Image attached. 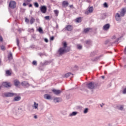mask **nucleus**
<instances>
[{"label":"nucleus","instance_id":"obj_1","mask_svg":"<svg viewBox=\"0 0 126 126\" xmlns=\"http://www.w3.org/2000/svg\"><path fill=\"white\" fill-rule=\"evenodd\" d=\"M63 46L60 48L58 51L59 56H63V55H64V54H66V53H68L70 51V47H67V43L66 42H63Z\"/></svg>","mask_w":126,"mask_h":126},{"label":"nucleus","instance_id":"obj_2","mask_svg":"<svg viewBox=\"0 0 126 126\" xmlns=\"http://www.w3.org/2000/svg\"><path fill=\"white\" fill-rule=\"evenodd\" d=\"M5 97H14V96H17V94L13 93H5L4 94Z\"/></svg>","mask_w":126,"mask_h":126},{"label":"nucleus","instance_id":"obj_3","mask_svg":"<svg viewBox=\"0 0 126 126\" xmlns=\"http://www.w3.org/2000/svg\"><path fill=\"white\" fill-rule=\"evenodd\" d=\"M2 86H3V87H5V88L9 89V88H11L12 85L9 82H4L2 83Z\"/></svg>","mask_w":126,"mask_h":126},{"label":"nucleus","instance_id":"obj_4","mask_svg":"<svg viewBox=\"0 0 126 126\" xmlns=\"http://www.w3.org/2000/svg\"><path fill=\"white\" fill-rule=\"evenodd\" d=\"M87 88L88 89H95V86H94V82H91L86 84Z\"/></svg>","mask_w":126,"mask_h":126},{"label":"nucleus","instance_id":"obj_5","mask_svg":"<svg viewBox=\"0 0 126 126\" xmlns=\"http://www.w3.org/2000/svg\"><path fill=\"white\" fill-rule=\"evenodd\" d=\"M9 7L12 9H14L16 7V2L15 1H11L9 3Z\"/></svg>","mask_w":126,"mask_h":126},{"label":"nucleus","instance_id":"obj_6","mask_svg":"<svg viewBox=\"0 0 126 126\" xmlns=\"http://www.w3.org/2000/svg\"><path fill=\"white\" fill-rule=\"evenodd\" d=\"M40 10L42 13H46L47 12V6L45 5L41 6L40 7Z\"/></svg>","mask_w":126,"mask_h":126},{"label":"nucleus","instance_id":"obj_7","mask_svg":"<svg viewBox=\"0 0 126 126\" xmlns=\"http://www.w3.org/2000/svg\"><path fill=\"white\" fill-rule=\"evenodd\" d=\"M73 27L70 25H68L65 27V30L66 31H72Z\"/></svg>","mask_w":126,"mask_h":126},{"label":"nucleus","instance_id":"obj_8","mask_svg":"<svg viewBox=\"0 0 126 126\" xmlns=\"http://www.w3.org/2000/svg\"><path fill=\"white\" fill-rule=\"evenodd\" d=\"M89 32H92V29L91 28H87L84 29L83 31V33H85V34L89 33Z\"/></svg>","mask_w":126,"mask_h":126},{"label":"nucleus","instance_id":"obj_9","mask_svg":"<svg viewBox=\"0 0 126 126\" xmlns=\"http://www.w3.org/2000/svg\"><path fill=\"white\" fill-rule=\"evenodd\" d=\"M122 17V16L121 15V14L120 15L119 13H116V15L115 16V19L116 21H121L122 19L121 18V17Z\"/></svg>","mask_w":126,"mask_h":126},{"label":"nucleus","instance_id":"obj_10","mask_svg":"<svg viewBox=\"0 0 126 126\" xmlns=\"http://www.w3.org/2000/svg\"><path fill=\"white\" fill-rule=\"evenodd\" d=\"M52 92L54 93V94H55V95H60V94H61L62 93V91L58 90H57L56 89H53L52 90Z\"/></svg>","mask_w":126,"mask_h":126},{"label":"nucleus","instance_id":"obj_11","mask_svg":"<svg viewBox=\"0 0 126 126\" xmlns=\"http://www.w3.org/2000/svg\"><path fill=\"white\" fill-rule=\"evenodd\" d=\"M110 24H107L103 26V30H104L105 31H107V30H109L110 29Z\"/></svg>","mask_w":126,"mask_h":126},{"label":"nucleus","instance_id":"obj_12","mask_svg":"<svg viewBox=\"0 0 126 126\" xmlns=\"http://www.w3.org/2000/svg\"><path fill=\"white\" fill-rule=\"evenodd\" d=\"M126 13V8H123L121 11L120 12L121 16H122V17H124Z\"/></svg>","mask_w":126,"mask_h":126},{"label":"nucleus","instance_id":"obj_13","mask_svg":"<svg viewBox=\"0 0 126 126\" xmlns=\"http://www.w3.org/2000/svg\"><path fill=\"white\" fill-rule=\"evenodd\" d=\"M50 63H52V61H46L43 63H41L42 66H45V65H48L50 64Z\"/></svg>","mask_w":126,"mask_h":126},{"label":"nucleus","instance_id":"obj_14","mask_svg":"<svg viewBox=\"0 0 126 126\" xmlns=\"http://www.w3.org/2000/svg\"><path fill=\"white\" fill-rule=\"evenodd\" d=\"M22 86H23V87H29L30 86L29 85V83L27 82L24 81L21 83Z\"/></svg>","mask_w":126,"mask_h":126},{"label":"nucleus","instance_id":"obj_15","mask_svg":"<svg viewBox=\"0 0 126 126\" xmlns=\"http://www.w3.org/2000/svg\"><path fill=\"white\" fill-rule=\"evenodd\" d=\"M21 100V96L16 95L13 100V102H18V101H20Z\"/></svg>","mask_w":126,"mask_h":126},{"label":"nucleus","instance_id":"obj_16","mask_svg":"<svg viewBox=\"0 0 126 126\" xmlns=\"http://www.w3.org/2000/svg\"><path fill=\"white\" fill-rule=\"evenodd\" d=\"M94 10V8H93V6L90 7L88 11L85 12V14H88L89 12H90V13H91L93 12Z\"/></svg>","mask_w":126,"mask_h":126},{"label":"nucleus","instance_id":"obj_17","mask_svg":"<svg viewBox=\"0 0 126 126\" xmlns=\"http://www.w3.org/2000/svg\"><path fill=\"white\" fill-rule=\"evenodd\" d=\"M54 103H60L61 102V98L60 97H55L53 99Z\"/></svg>","mask_w":126,"mask_h":126},{"label":"nucleus","instance_id":"obj_18","mask_svg":"<svg viewBox=\"0 0 126 126\" xmlns=\"http://www.w3.org/2000/svg\"><path fill=\"white\" fill-rule=\"evenodd\" d=\"M44 97L45 98V99H46L47 100H50L52 99V96H51V95H50L48 94H45L44 95Z\"/></svg>","mask_w":126,"mask_h":126},{"label":"nucleus","instance_id":"obj_19","mask_svg":"<svg viewBox=\"0 0 126 126\" xmlns=\"http://www.w3.org/2000/svg\"><path fill=\"white\" fill-rule=\"evenodd\" d=\"M14 84L16 87H18V86L20 84V82L18 80H15L14 81Z\"/></svg>","mask_w":126,"mask_h":126},{"label":"nucleus","instance_id":"obj_20","mask_svg":"<svg viewBox=\"0 0 126 126\" xmlns=\"http://www.w3.org/2000/svg\"><path fill=\"white\" fill-rule=\"evenodd\" d=\"M102 57V55L95 57L94 59H91L92 62H97L98 60H100V58Z\"/></svg>","mask_w":126,"mask_h":126},{"label":"nucleus","instance_id":"obj_21","mask_svg":"<svg viewBox=\"0 0 126 126\" xmlns=\"http://www.w3.org/2000/svg\"><path fill=\"white\" fill-rule=\"evenodd\" d=\"M116 107H117L118 110H119V111H123V110H124V106L123 105H117Z\"/></svg>","mask_w":126,"mask_h":126},{"label":"nucleus","instance_id":"obj_22","mask_svg":"<svg viewBox=\"0 0 126 126\" xmlns=\"http://www.w3.org/2000/svg\"><path fill=\"white\" fill-rule=\"evenodd\" d=\"M75 21L77 23H80V22H81L82 21V20L81 19V17H80L77 18L75 19Z\"/></svg>","mask_w":126,"mask_h":126},{"label":"nucleus","instance_id":"obj_23","mask_svg":"<svg viewBox=\"0 0 126 126\" xmlns=\"http://www.w3.org/2000/svg\"><path fill=\"white\" fill-rule=\"evenodd\" d=\"M70 75H73V74L71 73V72H68L64 75V76L66 78H67V77H69Z\"/></svg>","mask_w":126,"mask_h":126},{"label":"nucleus","instance_id":"obj_24","mask_svg":"<svg viewBox=\"0 0 126 126\" xmlns=\"http://www.w3.org/2000/svg\"><path fill=\"white\" fill-rule=\"evenodd\" d=\"M63 6H68V2L67 1H63L62 3Z\"/></svg>","mask_w":126,"mask_h":126},{"label":"nucleus","instance_id":"obj_25","mask_svg":"<svg viewBox=\"0 0 126 126\" xmlns=\"http://www.w3.org/2000/svg\"><path fill=\"white\" fill-rule=\"evenodd\" d=\"M97 55V51H94L92 52L90 54V56L92 57H95Z\"/></svg>","mask_w":126,"mask_h":126},{"label":"nucleus","instance_id":"obj_26","mask_svg":"<svg viewBox=\"0 0 126 126\" xmlns=\"http://www.w3.org/2000/svg\"><path fill=\"white\" fill-rule=\"evenodd\" d=\"M77 113L78 112H76V111H73L69 114V116L70 117H73V116H76Z\"/></svg>","mask_w":126,"mask_h":126},{"label":"nucleus","instance_id":"obj_27","mask_svg":"<svg viewBox=\"0 0 126 126\" xmlns=\"http://www.w3.org/2000/svg\"><path fill=\"white\" fill-rule=\"evenodd\" d=\"M8 60H12V53L11 52H10L8 55Z\"/></svg>","mask_w":126,"mask_h":126},{"label":"nucleus","instance_id":"obj_28","mask_svg":"<svg viewBox=\"0 0 126 126\" xmlns=\"http://www.w3.org/2000/svg\"><path fill=\"white\" fill-rule=\"evenodd\" d=\"M94 89L98 88L99 87H100V84L98 83L94 82Z\"/></svg>","mask_w":126,"mask_h":126},{"label":"nucleus","instance_id":"obj_29","mask_svg":"<svg viewBox=\"0 0 126 126\" xmlns=\"http://www.w3.org/2000/svg\"><path fill=\"white\" fill-rule=\"evenodd\" d=\"M6 75L7 76H10L11 75V72L9 70H7L6 71Z\"/></svg>","mask_w":126,"mask_h":126},{"label":"nucleus","instance_id":"obj_30","mask_svg":"<svg viewBox=\"0 0 126 126\" xmlns=\"http://www.w3.org/2000/svg\"><path fill=\"white\" fill-rule=\"evenodd\" d=\"M38 32H39V33H40V34H43V33H44V32L43 31V29L41 27L38 28Z\"/></svg>","mask_w":126,"mask_h":126},{"label":"nucleus","instance_id":"obj_31","mask_svg":"<svg viewBox=\"0 0 126 126\" xmlns=\"http://www.w3.org/2000/svg\"><path fill=\"white\" fill-rule=\"evenodd\" d=\"M34 22H35V19H34V18L32 17L31 20H30V24L32 25Z\"/></svg>","mask_w":126,"mask_h":126},{"label":"nucleus","instance_id":"obj_32","mask_svg":"<svg viewBox=\"0 0 126 126\" xmlns=\"http://www.w3.org/2000/svg\"><path fill=\"white\" fill-rule=\"evenodd\" d=\"M88 111H89V109L88 108H86L84 110V114H87L88 113Z\"/></svg>","mask_w":126,"mask_h":126},{"label":"nucleus","instance_id":"obj_33","mask_svg":"<svg viewBox=\"0 0 126 126\" xmlns=\"http://www.w3.org/2000/svg\"><path fill=\"white\" fill-rule=\"evenodd\" d=\"M86 44L87 45H91V44H92L91 40H88L86 41Z\"/></svg>","mask_w":126,"mask_h":126},{"label":"nucleus","instance_id":"obj_34","mask_svg":"<svg viewBox=\"0 0 126 126\" xmlns=\"http://www.w3.org/2000/svg\"><path fill=\"white\" fill-rule=\"evenodd\" d=\"M0 49L1 51H5L6 50L5 46H4V45H1Z\"/></svg>","mask_w":126,"mask_h":126},{"label":"nucleus","instance_id":"obj_35","mask_svg":"<svg viewBox=\"0 0 126 126\" xmlns=\"http://www.w3.org/2000/svg\"><path fill=\"white\" fill-rule=\"evenodd\" d=\"M38 105L39 104L38 103H36V102H34V109H37Z\"/></svg>","mask_w":126,"mask_h":126},{"label":"nucleus","instance_id":"obj_36","mask_svg":"<svg viewBox=\"0 0 126 126\" xmlns=\"http://www.w3.org/2000/svg\"><path fill=\"white\" fill-rule=\"evenodd\" d=\"M121 38H123V36H121V37L118 38L117 39V40H115V41L113 43V44H115V43H117V42H119V41L120 40V39Z\"/></svg>","mask_w":126,"mask_h":126},{"label":"nucleus","instance_id":"obj_37","mask_svg":"<svg viewBox=\"0 0 126 126\" xmlns=\"http://www.w3.org/2000/svg\"><path fill=\"white\" fill-rule=\"evenodd\" d=\"M16 42H17V45L18 46V48H20V46H19V39H18V38H16Z\"/></svg>","mask_w":126,"mask_h":126},{"label":"nucleus","instance_id":"obj_38","mask_svg":"<svg viewBox=\"0 0 126 126\" xmlns=\"http://www.w3.org/2000/svg\"><path fill=\"white\" fill-rule=\"evenodd\" d=\"M77 48L78 50H82V46L81 45H77Z\"/></svg>","mask_w":126,"mask_h":126},{"label":"nucleus","instance_id":"obj_39","mask_svg":"<svg viewBox=\"0 0 126 126\" xmlns=\"http://www.w3.org/2000/svg\"><path fill=\"white\" fill-rule=\"evenodd\" d=\"M54 11V13L56 15V16H58V15H59V10H55Z\"/></svg>","mask_w":126,"mask_h":126},{"label":"nucleus","instance_id":"obj_40","mask_svg":"<svg viewBox=\"0 0 126 126\" xmlns=\"http://www.w3.org/2000/svg\"><path fill=\"white\" fill-rule=\"evenodd\" d=\"M34 5L35 7H39V4L37 2L34 3Z\"/></svg>","mask_w":126,"mask_h":126},{"label":"nucleus","instance_id":"obj_41","mask_svg":"<svg viewBox=\"0 0 126 126\" xmlns=\"http://www.w3.org/2000/svg\"><path fill=\"white\" fill-rule=\"evenodd\" d=\"M32 64L33 65H35V66H37V61H33L32 63Z\"/></svg>","mask_w":126,"mask_h":126},{"label":"nucleus","instance_id":"obj_42","mask_svg":"<svg viewBox=\"0 0 126 126\" xmlns=\"http://www.w3.org/2000/svg\"><path fill=\"white\" fill-rule=\"evenodd\" d=\"M103 5L104 7H108L109 5H108V3L107 2H104L103 4Z\"/></svg>","mask_w":126,"mask_h":126},{"label":"nucleus","instance_id":"obj_43","mask_svg":"<svg viewBox=\"0 0 126 126\" xmlns=\"http://www.w3.org/2000/svg\"><path fill=\"white\" fill-rule=\"evenodd\" d=\"M46 20H50V16H46L44 17Z\"/></svg>","mask_w":126,"mask_h":126},{"label":"nucleus","instance_id":"obj_44","mask_svg":"<svg viewBox=\"0 0 126 126\" xmlns=\"http://www.w3.org/2000/svg\"><path fill=\"white\" fill-rule=\"evenodd\" d=\"M35 47V45L32 44L30 46V48H31L32 49H34Z\"/></svg>","mask_w":126,"mask_h":126},{"label":"nucleus","instance_id":"obj_45","mask_svg":"<svg viewBox=\"0 0 126 126\" xmlns=\"http://www.w3.org/2000/svg\"><path fill=\"white\" fill-rule=\"evenodd\" d=\"M25 22H26V23H29V20L28 19V18H25Z\"/></svg>","mask_w":126,"mask_h":126},{"label":"nucleus","instance_id":"obj_46","mask_svg":"<svg viewBox=\"0 0 126 126\" xmlns=\"http://www.w3.org/2000/svg\"><path fill=\"white\" fill-rule=\"evenodd\" d=\"M109 42H110V40H107L106 41H105L104 43L105 45H107V44H109Z\"/></svg>","mask_w":126,"mask_h":126},{"label":"nucleus","instance_id":"obj_47","mask_svg":"<svg viewBox=\"0 0 126 126\" xmlns=\"http://www.w3.org/2000/svg\"><path fill=\"white\" fill-rule=\"evenodd\" d=\"M3 41V38H2V36L1 35H0V41L2 42Z\"/></svg>","mask_w":126,"mask_h":126},{"label":"nucleus","instance_id":"obj_48","mask_svg":"<svg viewBox=\"0 0 126 126\" xmlns=\"http://www.w3.org/2000/svg\"><path fill=\"white\" fill-rule=\"evenodd\" d=\"M29 3H23V6H26L27 5H28Z\"/></svg>","mask_w":126,"mask_h":126},{"label":"nucleus","instance_id":"obj_49","mask_svg":"<svg viewBox=\"0 0 126 126\" xmlns=\"http://www.w3.org/2000/svg\"><path fill=\"white\" fill-rule=\"evenodd\" d=\"M54 39H55V37L54 36H51L50 37L51 41H54Z\"/></svg>","mask_w":126,"mask_h":126},{"label":"nucleus","instance_id":"obj_50","mask_svg":"<svg viewBox=\"0 0 126 126\" xmlns=\"http://www.w3.org/2000/svg\"><path fill=\"white\" fill-rule=\"evenodd\" d=\"M123 94H126V88L123 90Z\"/></svg>","mask_w":126,"mask_h":126},{"label":"nucleus","instance_id":"obj_51","mask_svg":"<svg viewBox=\"0 0 126 126\" xmlns=\"http://www.w3.org/2000/svg\"><path fill=\"white\" fill-rule=\"evenodd\" d=\"M38 56H39L40 57H42V56L44 55V54L42 53H39L38 54Z\"/></svg>","mask_w":126,"mask_h":126},{"label":"nucleus","instance_id":"obj_52","mask_svg":"<svg viewBox=\"0 0 126 126\" xmlns=\"http://www.w3.org/2000/svg\"><path fill=\"white\" fill-rule=\"evenodd\" d=\"M36 22H37V23H40V21L39 20V18H36Z\"/></svg>","mask_w":126,"mask_h":126},{"label":"nucleus","instance_id":"obj_53","mask_svg":"<svg viewBox=\"0 0 126 126\" xmlns=\"http://www.w3.org/2000/svg\"><path fill=\"white\" fill-rule=\"evenodd\" d=\"M44 41L46 43H48L49 42V40L47 38H45Z\"/></svg>","mask_w":126,"mask_h":126},{"label":"nucleus","instance_id":"obj_54","mask_svg":"<svg viewBox=\"0 0 126 126\" xmlns=\"http://www.w3.org/2000/svg\"><path fill=\"white\" fill-rule=\"evenodd\" d=\"M34 119H35V120H37V119H38V116H37V115H35L33 117Z\"/></svg>","mask_w":126,"mask_h":126},{"label":"nucleus","instance_id":"obj_55","mask_svg":"<svg viewBox=\"0 0 126 126\" xmlns=\"http://www.w3.org/2000/svg\"><path fill=\"white\" fill-rule=\"evenodd\" d=\"M32 6H33V5H32V4H29V7H32Z\"/></svg>","mask_w":126,"mask_h":126},{"label":"nucleus","instance_id":"obj_56","mask_svg":"<svg viewBox=\"0 0 126 126\" xmlns=\"http://www.w3.org/2000/svg\"><path fill=\"white\" fill-rule=\"evenodd\" d=\"M28 2H31L32 1V0H27Z\"/></svg>","mask_w":126,"mask_h":126},{"label":"nucleus","instance_id":"obj_57","mask_svg":"<svg viewBox=\"0 0 126 126\" xmlns=\"http://www.w3.org/2000/svg\"><path fill=\"white\" fill-rule=\"evenodd\" d=\"M104 105H105V104H104V103H102V104H100V107H101V108H103V106H104Z\"/></svg>","mask_w":126,"mask_h":126},{"label":"nucleus","instance_id":"obj_58","mask_svg":"<svg viewBox=\"0 0 126 126\" xmlns=\"http://www.w3.org/2000/svg\"><path fill=\"white\" fill-rule=\"evenodd\" d=\"M0 65H1V59L0 58Z\"/></svg>","mask_w":126,"mask_h":126},{"label":"nucleus","instance_id":"obj_59","mask_svg":"<svg viewBox=\"0 0 126 126\" xmlns=\"http://www.w3.org/2000/svg\"><path fill=\"white\" fill-rule=\"evenodd\" d=\"M74 68H77L78 67V66H77V65H75L74 66Z\"/></svg>","mask_w":126,"mask_h":126},{"label":"nucleus","instance_id":"obj_60","mask_svg":"<svg viewBox=\"0 0 126 126\" xmlns=\"http://www.w3.org/2000/svg\"><path fill=\"white\" fill-rule=\"evenodd\" d=\"M56 28H59V25L58 24H56Z\"/></svg>","mask_w":126,"mask_h":126},{"label":"nucleus","instance_id":"obj_61","mask_svg":"<svg viewBox=\"0 0 126 126\" xmlns=\"http://www.w3.org/2000/svg\"><path fill=\"white\" fill-rule=\"evenodd\" d=\"M69 7H73V5H70Z\"/></svg>","mask_w":126,"mask_h":126},{"label":"nucleus","instance_id":"obj_62","mask_svg":"<svg viewBox=\"0 0 126 126\" xmlns=\"http://www.w3.org/2000/svg\"><path fill=\"white\" fill-rule=\"evenodd\" d=\"M101 78H102L103 79H104V78H105V76H101Z\"/></svg>","mask_w":126,"mask_h":126},{"label":"nucleus","instance_id":"obj_63","mask_svg":"<svg viewBox=\"0 0 126 126\" xmlns=\"http://www.w3.org/2000/svg\"><path fill=\"white\" fill-rule=\"evenodd\" d=\"M113 38H114V39H116V36H115V35H114V36H113Z\"/></svg>","mask_w":126,"mask_h":126},{"label":"nucleus","instance_id":"obj_64","mask_svg":"<svg viewBox=\"0 0 126 126\" xmlns=\"http://www.w3.org/2000/svg\"><path fill=\"white\" fill-rule=\"evenodd\" d=\"M124 67H125V68H126V65H124Z\"/></svg>","mask_w":126,"mask_h":126}]
</instances>
